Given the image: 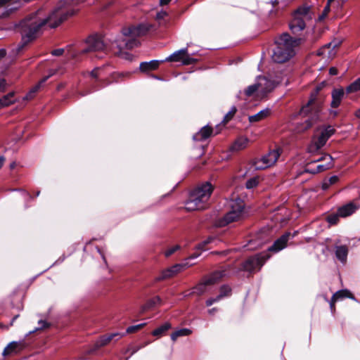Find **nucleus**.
Wrapping results in <instances>:
<instances>
[{
  "instance_id": "nucleus-60",
  "label": "nucleus",
  "mask_w": 360,
  "mask_h": 360,
  "mask_svg": "<svg viewBox=\"0 0 360 360\" xmlns=\"http://www.w3.org/2000/svg\"><path fill=\"white\" fill-rule=\"evenodd\" d=\"M6 55V51L0 49V58H3Z\"/></svg>"
},
{
  "instance_id": "nucleus-61",
  "label": "nucleus",
  "mask_w": 360,
  "mask_h": 360,
  "mask_svg": "<svg viewBox=\"0 0 360 360\" xmlns=\"http://www.w3.org/2000/svg\"><path fill=\"white\" fill-rule=\"evenodd\" d=\"M214 300V302H219V300H221L222 298H221V295H217L216 297L213 298Z\"/></svg>"
},
{
  "instance_id": "nucleus-21",
  "label": "nucleus",
  "mask_w": 360,
  "mask_h": 360,
  "mask_svg": "<svg viewBox=\"0 0 360 360\" xmlns=\"http://www.w3.org/2000/svg\"><path fill=\"white\" fill-rule=\"evenodd\" d=\"M359 206L354 202H349L338 209V214L340 217H347L352 215L357 210Z\"/></svg>"
},
{
  "instance_id": "nucleus-36",
  "label": "nucleus",
  "mask_w": 360,
  "mask_h": 360,
  "mask_svg": "<svg viewBox=\"0 0 360 360\" xmlns=\"http://www.w3.org/2000/svg\"><path fill=\"white\" fill-rule=\"evenodd\" d=\"M46 79H44L39 84L34 86L23 98L24 100H31L34 98L35 93L39 90L41 83L45 82Z\"/></svg>"
},
{
  "instance_id": "nucleus-53",
  "label": "nucleus",
  "mask_w": 360,
  "mask_h": 360,
  "mask_svg": "<svg viewBox=\"0 0 360 360\" xmlns=\"http://www.w3.org/2000/svg\"><path fill=\"white\" fill-rule=\"evenodd\" d=\"M39 328H40V329L46 328L48 326L47 323L46 321H41V320L39 321Z\"/></svg>"
},
{
  "instance_id": "nucleus-13",
  "label": "nucleus",
  "mask_w": 360,
  "mask_h": 360,
  "mask_svg": "<svg viewBox=\"0 0 360 360\" xmlns=\"http://www.w3.org/2000/svg\"><path fill=\"white\" fill-rule=\"evenodd\" d=\"M190 265L188 263L186 264H176L169 268H167L162 271L160 275L155 278V281H163L174 276L178 273L182 271Z\"/></svg>"
},
{
  "instance_id": "nucleus-15",
  "label": "nucleus",
  "mask_w": 360,
  "mask_h": 360,
  "mask_svg": "<svg viewBox=\"0 0 360 360\" xmlns=\"http://www.w3.org/2000/svg\"><path fill=\"white\" fill-rule=\"evenodd\" d=\"M124 335V333H113L110 334H105L101 337H99L94 344L95 349H97L100 347H104L108 345L114 338H117L120 339Z\"/></svg>"
},
{
  "instance_id": "nucleus-50",
  "label": "nucleus",
  "mask_w": 360,
  "mask_h": 360,
  "mask_svg": "<svg viewBox=\"0 0 360 360\" xmlns=\"http://www.w3.org/2000/svg\"><path fill=\"white\" fill-rule=\"evenodd\" d=\"M63 53H64L63 49H55V50L52 51V52H51L52 55L56 56H61V55H63Z\"/></svg>"
},
{
  "instance_id": "nucleus-24",
  "label": "nucleus",
  "mask_w": 360,
  "mask_h": 360,
  "mask_svg": "<svg viewBox=\"0 0 360 360\" xmlns=\"http://www.w3.org/2000/svg\"><path fill=\"white\" fill-rule=\"evenodd\" d=\"M343 96V89H334L332 92L331 106L333 108H338L341 103Z\"/></svg>"
},
{
  "instance_id": "nucleus-6",
  "label": "nucleus",
  "mask_w": 360,
  "mask_h": 360,
  "mask_svg": "<svg viewBox=\"0 0 360 360\" xmlns=\"http://www.w3.org/2000/svg\"><path fill=\"white\" fill-rule=\"evenodd\" d=\"M300 115L307 117L303 123L299 124L297 127V131L302 132L309 129L319 119V113L315 109L314 99H310L307 105L301 108Z\"/></svg>"
},
{
  "instance_id": "nucleus-40",
  "label": "nucleus",
  "mask_w": 360,
  "mask_h": 360,
  "mask_svg": "<svg viewBox=\"0 0 360 360\" xmlns=\"http://www.w3.org/2000/svg\"><path fill=\"white\" fill-rule=\"evenodd\" d=\"M338 181L337 176L330 177L327 181H324L322 184L323 189H327L330 185L335 184Z\"/></svg>"
},
{
  "instance_id": "nucleus-3",
  "label": "nucleus",
  "mask_w": 360,
  "mask_h": 360,
  "mask_svg": "<svg viewBox=\"0 0 360 360\" xmlns=\"http://www.w3.org/2000/svg\"><path fill=\"white\" fill-rule=\"evenodd\" d=\"M150 30L147 25H139L123 30V34L125 37L122 39H117L116 44L119 49V54L122 58L130 59V55L128 53L123 52L124 49H131L139 46V42L135 39L136 37L145 35Z\"/></svg>"
},
{
  "instance_id": "nucleus-41",
  "label": "nucleus",
  "mask_w": 360,
  "mask_h": 360,
  "mask_svg": "<svg viewBox=\"0 0 360 360\" xmlns=\"http://www.w3.org/2000/svg\"><path fill=\"white\" fill-rule=\"evenodd\" d=\"M231 289L228 285H223L220 288L219 295H221V298L228 297L231 295Z\"/></svg>"
},
{
  "instance_id": "nucleus-49",
  "label": "nucleus",
  "mask_w": 360,
  "mask_h": 360,
  "mask_svg": "<svg viewBox=\"0 0 360 360\" xmlns=\"http://www.w3.org/2000/svg\"><path fill=\"white\" fill-rule=\"evenodd\" d=\"M338 302L336 300H333V297H331L330 300L329 301L330 308L332 311V313H334L335 311V302Z\"/></svg>"
},
{
  "instance_id": "nucleus-38",
  "label": "nucleus",
  "mask_w": 360,
  "mask_h": 360,
  "mask_svg": "<svg viewBox=\"0 0 360 360\" xmlns=\"http://www.w3.org/2000/svg\"><path fill=\"white\" fill-rule=\"evenodd\" d=\"M214 240H215V238L214 237H212V236L208 237L206 240H205L202 243H199L197 245L196 249L201 250V251H204L206 250L205 246L207 245L212 243Z\"/></svg>"
},
{
  "instance_id": "nucleus-57",
  "label": "nucleus",
  "mask_w": 360,
  "mask_h": 360,
  "mask_svg": "<svg viewBox=\"0 0 360 360\" xmlns=\"http://www.w3.org/2000/svg\"><path fill=\"white\" fill-rule=\"evenodd\" d=\"M65 4L70 6L78 4V1L75 3V0H65Z\"/></svg>"
},
{
  "instance_id": "nucleus-2",
  "label": "nucleus",
  "mask_w": 360,
  "mask_h": 360,
  "mask_svg": "<svg viewBox=\"0 0 360 360\" xmlns=\"http://www.w3.org/2000/svg\"><path fill=\"white\" fill-rule=\"evenodd\" d=\"M300 39H294L287 33L281 35L275 41L272 60L278 63L288 61L295 55V48L300 44Z\"/></svg>"
},
{
  "instance_id": "nucleus-52",
  "label": "nucleus",
  "mask_w": 360,
  "mask_h": 360,
  "mask_svg": "<svg viewBox=\"0 0 360 360\" xmlns=\"http://www.w3.org/2000/svg\"><path fill=\"white\" fill-rule=\"evenodd\" d=\"M338 72L336 68L332 67L329 69V74L330 75H338Z\"/></svg>"
},
{
  "instance_id": "nucleus-7",
  "label": "nucleus",
  "mask_w": 360,
  "mask_h": 360,
  "mask_svg": "<svg viewBox=\"0 0 360 360\" xmlns=\"http://www.w3.org/2000/svg\"><path fill=\"white\" fill-rule=\"evenodd\" d=\"M225 276V271L219 270L213 272L211 275L204 278L198 285H196L193 291L185 295V296L196 294L201 295L209 289V287L217 283L223 276Z\"/></svg>"
},
{
  "instance_id": "nucleus-51",
  "label": "nucleus",
  "mask_w": 360,
  "mask_h": 360,
  "mask_svg": "<svg viewBox=\"0 0 360 360\" xmlns=\"http://www.w3.org/2000/svg\"><path fill=\"white\" fill-rule=\"evenodd\" d=\"M167 15V13L165 11H160L157 13L156 19L158 20H160L162 19H164Z\"/></svg>"
},
{
  "instance_id": "nucleus-45",
  "label": "nucleus",
  "mask_w": 360,
  "mask_h": 360,
  "mask_svg": "<svg viewBox=\"0 0 360 360\" xmlns=\"http://www.w3.org/2000/svg\"><path fill=\"white\" fill-rule=\"evenodd\" d=\"M124 75H127L128 74L127 73V74H124V73H120V72H115V73L112 74L111 75L112 80L109 81V82H107L105 83V85L110 84L112 82H119L120 78L122 77Z\"/></svg>"
},
{
  "instance_id": "nucleus-43",
  "label": "nucleus",
  "mask_w": 360,
  "mask_h": 360,
  "mask_svg": "<svg viewBox=\"0 0 360 360\" xmlns=\"http://www.w3.org/2000/svg\"><path fill=\"white\" fill-rule=\"evenodd\" d=\"M259 183V179L257 177L251 178L246 182V188H252L257 186Z\"/></svg>"
},
{
  "instance_id": "nucleus-26",
  "label": "nucleus",
  "mask_w": 360,
  "mask_h": 360,
  "mask_svg": "<svg viewBox=\"0 0 360 360\" xmlns=\"http://www.w3.org/2000/svg\"><path fill=\"white\" fill-rule=\"evenodd\" d=\"M160 61L151 60L150 62H143L140 64L139 68L141 72H148L156 70L160 65Z\"/></svg>"
},
{
  "instance_id": "nucleus-8",
  "label": "nucleus",
  "mask_w": 360,
  "mask_h": 360,
  "mask_svg": "<svg viewBox=\"0 0 360 360\" xmlns=\"http://www.w3.org/2000/svg\"><path fill=\"white\" fill-rule=\"evenodd\" d=\"M335 129L330 126L316 131L311 144L309 146V153H316L321 149L327 142L328 139L334 134Z\"/></svg>"
},
{
  "instance_id": "nucleus-37",
  "label": "nucleus",
  "mask_w": 360,
  "mask_h": 360,
  "mask_svg": "<svg viewBox=\"0 0 360 360\" xmlns=\"http://www.w3.org/2000/svg\"><path fill=\"white\" fill-rule=\"evenodd\" d=\"M236 112H237L236 107V106L231 107L230 110L225 115L222 122L224 124H226L227 122H229L233 117V116L235 115Z\"/></svg>"
},
{
  "instance_id": "nucleus-59",
  "label": "nucleus",
  "mask_w": 360,
  "mask_h": 360,
  "mask_svg": "<svg viewBox=\"0 0 360 360\" xmlns=\"http://www.w3.org/2000/svg\"><path fill=\"white\" fill-rule=\"evenodd\" d=\"M5 159L4 157L0 156V169L3 167Z\"/></svg>"
},
{
  "instance_id": "nucleus-14",
  "label": "nucleus",
  "mask_w": 360,
  "mask_h": 360,
  "mask_svg": "<svg viewBox=\"0 0 360 360\" xmlns=\"http://www.w3.org/2000/svg\"><path fill=\"white\" fill-rule=\"evenodd\" d=\"M256 83L259 88V95L260 96L265 95L275 87V83L268 79L266 77H258Z\"/></svg>"
},
{
  "instance_id": "nucleus-48",
  "label": "nucleus",
  "mask_w": 360,
  "mask_h": 360,
  "mask_svg": "<svg viewBox=\"0 0 360 360\" xmlns=\"http://www.w3.org/2000/svg\"><path fill=\"white\" fill-rule=\"evenodd\" d=\"M8 4H20V0H0V8L6 6Z\"/></svg>"
},
{
  "instance_id": "nucleus-18",
  "label": "nucleus",
  "mask_w": 360,
  "mask_h": 360,
  "mask_svg": "<svg viewBox=\"0 0 360 360\" xmlns=\"http://www.w3.org/2000/svg\"><path fill=\"white\" fill-rule=\"evenodd\" d=\"M290 233H286L278 238L274 244L269 248L268 250L271 252H278L285 248L288 241Z\"/></svg>"
},
{
  "instance_id": "nucleus-63",
  "label": "nucleus",
  "mask_w": 360,
  "mask_h": 360,
  "mask_svg": "<svg viewBox=\"0 0 360 360\" xmlns=\"http://www.w3.org/2000/svg\"><path fill=\"white\" fill-rule=\"evenodd\" d=\"M16 166V163L15 162H13L10 164V169H13Z\"/></svg>"
},
{
  "instance_id": "nucleus-56",
  "label": "nucleus",
  "mask_w": 360,
  "mask_h": 360,
  "mask_svg": "<svg viewBox=\"0 0 360 360\" xmlns=\"http://www.w3.org/2000/svg\"><path fill=\"white\" fill-rule=\"evenodd\" d=\"M214 303V300L213 298H210L208 299L207 301H206V305L207 307H210L211 305H212Z\"/></svg>"
},
{
  "instance_id": "nucleus-1",
  "label": "nucleus",
  "mask_w": 360,
  "mask_h": 360,
  "mask_svg": "<svg viewBox=\"0 0 360 360\" xmlns=\"http://www.w3.org/2000/svg\"><path fill=\"white\" fill-rule=\"evenodd\" d=\"M76 10L67 6L55 8L47 17H44L41 10L30 15L19 24L22 35V46L35 39L41 32L43 26L48 25L51 28L58 27L69 16L73 15Z\"/></svg>"
},
{
  "instance_id": "nucleus-28",
  "label": "nucleus",
  "mask_w": 360,
  "mask_h": 360,
  "mask_svg": "<svg viewBox=\"0 0 360 360\" xmlns=\"http://www.w3.org/2000/svg\"><path fill=\"white\" fill-rule=\"evenodd\" d=\"M338 45H339V42L331 41V42L326 44L325 46H323L321 49H320L317 51V55H319V56L324 55V56H328V57H330L332 55L331 51L330 50V49L331 47L333 49H335V47L338 46Z\"/></svg>"
},
{
  "instance_id": "nucleus-23",
  "label": "nucleus",
  "mask_w": 360,
  "mask_h": 360,
  "mask_svg": "<svg viewBox=\"0 0 360 360\" xmlns=\"http://www.w3.org/2000/svg\"><path fill=\"white\" fill-rule=\"evenodd\" d=\"M229 210L245 212V202L240 198H231L229 202Z\"/></svg>"
},
{
  "instance_id": "nucleus-34",
  "label": "nucleus",
  "mask_w": 360,
  "mask_h": 360,
  "mask_svg": "<svg viewBox=\"0 0 360 360\" xmlns=\"http://www.w3.org/2000/svg\"><path fill=\"white\" fill-rule=\"evenodd\" d=\"M360 91V77L354 81L346 88V93L350 94Z\"/></svg>"
},
{
  "instance_id": "nucleus-9",
  "label": "nucleus",
  "mask_w": 360,
  "mask_h": 360,
  "mask_svg": "<svg viewBox=\"0 0 360 360\" xmlns=\"http://www.w3.org/2000/svg\"><path fill=\"white\" fill-rule=\"evenodd\" d=\"M281 153L282 149L277 147L275 149L269 150L268 153L263 155L262 158L255 159L252 163L255 169L262 170L274 166L278 161Z\"/></svg>"
},
{
  "instance_id": "nucleus-47",
  "label": "nucleus",
  "mask_w": 360,
  "mask_h": 360,
  "mask_svg": "<svg viewBox=\"0 0 360 360\" xmlns=\"http://www.w3.org/2000/svg\"><path fill=\"white\" fill-rule=\"evenodd\" d=\"M179 248H180V246L178 245L169 248L165 252V257H168L171 256L173 253H174Z\"/></svg>"
},
{
  "instance_id": "nucleus-46",
  "label": "nucleus",
  "mask_w": 360,
  "mask_h": 360,
  "mask_svg": "<svg viewBox=\"0 0 360 360\" xmlns=\"http://www.w3.org/2000/svg\"><path fill=\"white\" fill-rule=\"evenodd\" d=\"M330 5H326L322 13L319 16V20H323L328 15L330 11Z\"/></svg>"
},
{
  "instance_id": "nucleus-27",
  "label": "nucleus",
  "mask_w": 360,
  "mask_h": 360,
  "mask_svg": "<svg viewBox=\"0 0 360 360\" xmlns=\"http://www.w3.org/2000/svg\"><path fill=\"white\" fill-rule=\"evenodd\" d=\"M348 255V248L346 245L336 246L335 248V256L342 263H345L347 260Z\"/></svg>"
},
{
  "instance_id": "nucleus-39",
  "label": "nucleus",
  "mask_w": 360,
  "mask_h": 360,
  "mask_svg": "<svg viewBox=\"0 0 360 360\" xmlns=\"http://www.w3.org/2000/svg\"><path fill=\"white\" fill-rule=\"evenodd\" d=\"M339 217H340V215L338 214V212L337 211V213L328 215L326 220L330 225H335L339 221Z\"/></svg>"
},
{
  "instance_id": "nucleus-16",
  "label": "nucleus",
  "mask_w": 360,
  "mask_h": 360,
  "mask_svg": "<svg viewBox=\"0 0 360 360\" xmlns=\"http://www.w3.org/2000/svg\"><path fill=\"white\" fill-rule=\"evenodd\" d=\"M26 347V343L24 340L13 341L10 342L3 351V355L7 356L11 354H16L22 351Z\"/></svg>"
},
{
  "instance_id": "nucleus-29",
  "label": "nucleus",
  "mask_w": 360,
  "mask_h": 360,
  "mask_svg": "<svg viewBox=\"0 0 360 360\" xmlns=\"http://www.w3.org/2000/svg\"><path fill=\"white\" fill-rule=\"evenodd\" d=\"M270 115V110L269 109H264L261 111H259L258 113L250 116L249 117V121L250 122H256L261 121L265 118H266Z\"/></svg>"
},
{
  "instance_id": "nucleus-31",
  "label": "nucleus",
  "mask_w": 360,
  "mask_h": 360,
  "mask_svg": "<svg viewBox=\"0 0 360 360\" xmlns=\"http://www.w3.org/2000/svg\"><path fill=\"white\" fill-rule=\"evenodd\" d=\"M332 297H333V300H336L337 301L342 300L346 297L354 299L353 295L351 293L349 290L347 289L337 291L333 295Z\"/></svg>"
},
{
  "instance_id": "nucleus-5",
  "label": "nucleus",
  "mask_w": 360,
  "mask_h": 360,
  "mask_svg": "<svg viewBox=\"0 0 360 360\" xmlns=\"http://www.w3.org/2000/svg\"><path fill=\"white\" fill-rule=\"evenodd\" d=\"M312 18L310 6L304 5L299 7L294 13L293 19L290 21L289 27L293 34H298L306 27L307 22Z\"/></svg>"
},
{
  "instance_id": "nucleus-35",
  "label": "nucleus",
  "mask_w": 360,
  "mask_h": 360,
  "mask_svg": "<svg viewBox=\"0 0 360 360\" xmlns=\"http://www.w3.org/2000/svg\"><path fill=\"white\" fill-rule=\"evenodd\" d=\"M257 83L255 84L249 86L244 91L245 94L248 97L252 96L255 94H257L259 95V89Z\"/></svg>"
},
{
  "instance_id": "nucleus-62",
  "label": "nucleus",
  "mask_w": 360,
  "mask_h": 360,
  "mask_svg": "<svg viewBox=\"0 0 360 360\" xmlns=\"http://www.w3.org/2000/svg\"><path fill=\"white\" fill-rule=\"evenodd\" d=\"M200 255V253H193L191 257L190 258L191 259H194V258H197L198 257H199Z\"/></svg>"
},
{
  "instance_id": "nucleus-58",
  "label": "nucleus",
  "mask_w": 360,
  "mask_h": 360,
  "mask_svg": "<svg viewBox=\"0 0 360 360\" xmlns=\"http://www.w3.org/2000/svg\"><path fill=\"white\" fill-rule=\"evenodd\" d=\"M172 0H160V5H167L169 4Z\"/></svg>"
},
{
  "instance_id": "nucleus-19",
  "label": "nucleus",
  "mask_w": 360,
  "mask_h": 360,
  "mask_svg": "<svg viewBox=\"0 0 360 360\" xmlns=\"http://www.w3.org/2000/svg\"><path fill=\"white\" fill-rule=\"evenodd\" d=\"M322 160H326L327 162L326 164L318 165L316 170L310 171L311 173L321 172L326 171V170L329 169L331 167H333V158L330 155H324L319 159L314 160L313 162L322 161Z\"/></svg>"
},
{
  "instance_id": "nucleus-12",
  "label": "nucleus",
  "mask_w": 360,
  "mask_h": 360,
  "mask_svg": "<svg viewBox=\"0 0 360 360\" xmlns=\"http://www.w3.org/2000/svg\"><path fill=\"white\" fill-rule=\"evenodd\" d=\"M86 47L81 51L82 53L96 52L104 50L105 44L98 36H90L86 40Z\"/></svg>"
},
{
  "instance_id": "nucleus-55",
  "label": "nucleus",
  "mask_w": 360,
  "mask_h": 360,
  "mask_svg": "<svg viewBox=\"0 0 360 360\" xmlns=\"http://www.w3.org/2000/svg\"><path fill=\"white\" fill-rule=\"evenodd\" d=\"M6 86V81L4 79L0 78V90H4Z\"/></svg>"
},
{
  "instance_id": "nucleus-44",
  "label": "nucleus",
  "mask_w": 360,
  "mask_h": 360,
  "mask_svg": "<svg viewBox=\"0 0 360 360\" xmlns=\"http://www.w3.org/2000/svg\"><path fill=\"white\" fill-rule=\"evenodd\" d=\"M145 325H146V323H140V324H138L136 326H129L127 328L126 333H135V332L138 331L139 330H140L141 328H142Z\"/></svg>"
},
{
  "instance_id": "nucleus-11",
  "label": "nucleus",
  "mask_w": 360,
  "mask_h": 360,
  "mask_svg": "<svg viewBox=\"0 0 360 360\" xmlns=\"http://www.w3.org/2000/svg\"><path fill=\"white\" fill-rule=\"evenodd\" d=\"M165 61L180 62L184 65H188L195 63L197 60L189 56L187 49H182L168 56Z\"/></svg>"
},
{
  "instance_id": "nucleus-30",
  "label": "nucleus",
  "mask_w": 360,
  "mask_h": 360,
  "mask_svg": "<svg viewBox=\"0 0 360 360\" xmlns=\"http://www.w3.org/2000/svg\"><path fill=\"white\" fill-rule=\"evenodd\" d=\"M14 92H11L0 98V107H7L15 101Z\"/></svg>"
},
{
  "instance_id": "nucleus-54",
  "label": "nucleus",
  "mask_w": 360,
  "mask_h": 360,
  "mask_svg": "<svg viewBox=\"0 0 360 360\" xmlns=\"http://www.w3.org/2000/svg\"><path fill=\"white\" fill-rule=\"evenodd\" d=\"M266 4H271L272 8H274L278 6V0H271L269 3H267Z\"/></svg>"
},
{
  "instance_id": "nucleus-4",
  "label": "nucleus",
  "mask_w": 360,
  "mask_h": 360,
  "mask_svg": "<svg viewBox=\"0 0 360 360\" xmlns=\"http://www.w3.org/2000/svg\"><path fill=\"white\" fill-rule=\"evenodd\" d=\"M213 191L214 186L208 181L198 186L190 194L186 202V210L195 211L207 208Z\"/></svg>"
},
{
  "instance_id": "nucleus-20",
  "label": "nucleus",
  "mask_w": 360,
  "mask_h": 360,
  "mask_svg": "<svg viewBox=\"0 0 360 360\" xmlns=\"http://www.w3.org/2000/svg\"><path fill=\"white\" fill-rule=\"evenodd\" d=\"M213 134V128L209 125L205 126L193 136V139L196 141H203L210 138Z\"/></svg>"
},
{
  "instance_id": "nucleus-42",
  "label": "nucleus",
  "mask_w": 360,
  "mask_h": 360,
  "mask_svg": "<svg viewBox=\"0 0 360 360\" xmlns=\"http://www.w3.org/2000/svg\"><path fill=\"white\" fill-rule=\"evenodd\" d=\"M102 71L103 69L101 68H96L90 72H89V74L92 78L97 80L99 78V77L102 75Z\"/></svg>"
},
{
  "instance_id": "nucleus-17",
  "label": "nucleus",
  "mask_w": 360,
  "mask_h": 360,
  "mask_svg": "<svg viewBox=\"0 0 360 360\" xmlns=\"http://www.w3.org/2000/svg\"><path fill=\"white\" fill-rule=\"evenodd\" d=\"M244 217L245 212L229 210V212L224 216L220 223L221 226H226L230 223L239 221Z\"/></svg>"
},
{
  "instance_id": "nucleus-32",
  "label": "nucleus",
  "mask_w": 360,
  "mask_h": 360,
  "mask_svg": "<svg viewBox=\"0 0 360 360\" xmlns=\"http://www.w3.org/2000/svg\"><path fill=\"white\" fill-rule=\"evenodd\" d=\"M192 333V330L188 328H181L176 330L171 334V339L175 342L178 338L183 336H188Z\"/></svg>"
},
{
  "instance_id": "nucleus-33",
  "label": "nucleus",
  "mask_w": 360,
  "mask_h": 360,
  "mask_svg": "<svg viewBox=\"0 0 360 360\" xmlns=\"http://www.w3.org/2000/svg\"><path fill=\"white\" fill-rule=\"evenodd\" d=\"M172 328V325L167 322L165 323L163 325L160 326L155 330H154L152 333L153 335L154 336H161L164 333L167 331L169 329Z\"/></svg>"
},
{
  "instance_id": "nucleus-22",
  "label": "nucleus",
  "mask_w": 360,
  "mask_h": 360,
  "mask_svg": "<svg viewBox=\"0 0 360 360\" xmlns=\"http://www.w3.org/2000/svg\"><path fill=\"white\" fill-rule=\"evenodd\" d=\"M249 143V139L245 136L238 137L231 146L230 150L231 151H240L245 149Z\"/></svg>"
},
{
  "instance_id": "nucleus-25",
  "label": "nucleus",
  "mask_w": 360,
  "mask_h": 360,
  "mask_svg": "<svg viewBox=\"0 0 360 360\" xmlns=\"http://www.w3.org/2000/svg\"><path fill=\"white\" fill-rule=\"evenodd\" d=\"M161 303V299L159 296H155L151 299H150L149 300H148L146 304H144L141 307V313L143 314L151 309H153V307H155L156 305L158 304H160Z\"/></svg>"
},
{
  "instance_id": "nucleus-10",
  "label": "nucleus",
  "mask_w": 360,
  "mask_h": 360,
  "mask_svg": "<svg viewBox=\"0 0 360 360\" xmlns=\"http://www.w3.org/2000/svg\"><path fill=\"white\" fill-rule=\"evenodd\" d=\"M269 257L270 255L267 252L250 257L243 263L242 269L250 273L258 271Z\"/></svg>"
},
{
  "instance_id": "nucleus-64",
  "label": "nucleus",
  "mask_w": 360,
  "mask_h": 360,
  "mask_svg": "<svg viewBox=\"0 0 360 360\" xmlns=\"http://www.w3.org/2000/svg\"><path fill=\"white\" fill-rule=\"evenodd\" d=\"M355 115L360 119V108L355 112Z\"/></svg>"
}]
</instances>
